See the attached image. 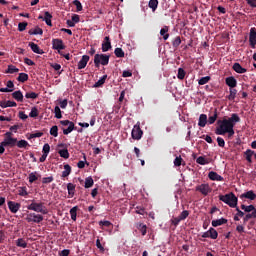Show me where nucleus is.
Here are the masks:
<instances>
[{"instance_id": "nucleus-61", "label": "nucleus", "mask_w": 256, "mask_h": 256, "mask_svg": "<svg viewBox=\"0 0 256 256\" xmlns=\"http://www.w3.org/2000/svg\"><path fill=\"white\" fill-rule=\"evenodd\" d=\"M27 25H28L27 22H20L18 24V31H20V32L25 31V29H27Z\"/></svg>"}, {"instance_id": "nucleus-21", "label": "nucleus", "mask_w": 256, "mask_h": 256, "mask_svg": "<svg viewBox=\"0 0 256 256\" xmlns=\"http://www.w3.org/2000/svg\"><path fill=\"white\" fill-rule=\"evenodd\" d=\"M12 97L15 101H18V103H23V92H21V90L13 92Z\"/></svg>"}, {"instance_id": "nucleus-44", "label": "nucleus", "mask_w": 256, "mask_h": 256, "mask_svg": "<svg viewBox=\"0 0 256 256\" xmlns=\"http://www.w3.org/2000/svg\"><path fill=\"white\" fill-rule=\"evenodd\" d=\"M5 73H10L13 75V73H19V68L15 67L14 65H8V69L5 71Z\"/></svg>"}, {"instance_id": "nucleus-50", "label": "nucleus", "mask_w": 256, "mask_h": 256, "mask_svg": "<svg viewBox=\"0 0 256 256\" xmlns=\"http://www.w3.org/2000/svg\"><path fill=\"white\" fill-rule=\"evenodd\" d=\"M54 113H55L56 119H62L63 118V114H61V108L59 106H55Z\"/></svg>"}, {"instance_id": "nucleus-58", "label": "nucleus", "mask_w": 256, "mask_h": 256, "mask_svg": "<svg viewBox=\"0 0 256 256\" xmlns=\"http://www.w3.org/2000/svg\"><path fill=\"white\" fill-rule=\"evenodd\" d=\"M136 213L138 214V215H145L147 212L145 211V207H143V206H137L136 208Z\"/></svg>"}, {"instance_id": "nucleus-34", "label": "nucleus", "mask_w": 256, "mask_h": 256, "mask_svg": "<svg viewBox=\"0 0 256 256\" xmlns=\"http://www.w3.org/2000/svg\"><path fill=\"white\" fill-rule=\"evenodd\" d=\"M242 211H245V213H253V211H256L255 206L253 204L246 206L245 204L241 205Z\"/></svg>"}, {"instance_id": "nucleus-51", "label": "nucleus", "mask_w": 256, "mask_h": 256, "mask_svg": "<svg viewBox=\"0 0 256 256\" xmlns=\"http://www.w3.org/2000/svg\"><path fill=\"white\" fill-rule=\"evenodd\" d=\"M114 55H116L119 58L125 57V52L123 51L122 48H116L114 50Z\"/></svg>"}, {"instance_id": "nucleus-29", "label": "nucleus", "mask_w": 256, "mask_h": 256, "mask_svg": "<svg viewBox=\"0 0 256 256\" xmlns=\"http://www.w3.org/2000/svg\"><path fill=\"white\" fill-rule=\"evenodd\" d=\"M16 145L18 149H27V147H31V145H29V142H27V140L17 141Z\"/></svg>"}, {"instance_id": "nucleus-7", "label": "nucleus", "mask_w": 256, "mask_h": 256, "mask_svg": "<svg viewBox=\"0 0 256 256\" xmlns=\"http://www.w3.org/2000/svg\"><path fill=\"white\" fill-rule=\"evenodd\" d=\"M203 239H217L219 237V233L215 228H210L208 231L202 234Z\"/></svg>"}, {"instance_id": "nucleus-11", "label": "nucleus", "mask_w": 256, "mask_h": 256, "mask_svg": "<svg viewBox=\"0 0 256 256\" xmlns=\"http://www.w3.org/2000/svg\"><path fill=\"white\" fill-rule=\"evenodd\" d=\"M249 43L252 49H255L256 45V28H251L249 33Z\"/></svg>"}, {"instance_id": "nucleus-2", "label": "nucleus", "mask_w": 256, "mask_h": 256, "mask_svg": "<svg viewBox=\"0 0 256 256\" xmlns=\"http://www.w3.org/2000/svg\"><path fill=\"white\" fill-rule=\"evenodd\" d=\"M218 197L220 201H222L226 205H229L232 209L236 208V211H237L236 215L238 217H245V212L241 211V209L237 207V203L239 202V199L237 198V196H235V193L230 192L225 195H219Z\"/></svg>"}, {"instance_id": "nucleus-13", "label": "nucleus", "mask_w": 256, "mask_h": 256, "mask_svg": "<svg viewBox=\"0 0 256 256\" xmlns=\"http://www.w3.org/2000/svg\"><path fill=\"white\" fill-rule=\"evenodd\" d=\"M111 49V38L109 36H106L104 38V41L102 42V51L103 53H107Z\"/></svg>"}, {"instance_id": "nucleus-33", "label": "nucleus", "mask_w": 256, "mask_h": 256, "mask_svg": "<svg viewBox=\"0 0 256 256\" xmlns=\"http://www.w3.org/2000/svg\"><path fill=\"white\" fill-rule=\"evenodd\" d=\"M16 246L21 247L22 249H27V241L24 238H18L16 240Z\"/></svg>"}, {"instance_id": "nucleus-14", "label": "nucleus", "mask_w": 256, "mask_h": 256, "mask_svg": "<svg viewBox=\"0 0 256 256\" xmlns=\"http://www.w3.org/2000/svg\"><path fill=\"white\" fill-rule=\"evenodd\" d=\"M208 178L210 179V181H225V179L223 178V176L219 175L217 172L215 171H211L208 174Z\"/></svg>"}, {"instance_id": "nucleus-36", "label": "nucleus", "mask_w": 256, "mask_h": 256, "mask_svg": "<svg viewBox=\"0 0 256 256\" xmlns=\"http://www.w3.org/2000/svg\"><path fill=\"white\" fill-rule=\"evenodd\" d=\"M17 81H19V83H25L26 81H29V75L27 73H20Z\"/></svg>"}, {"instance_id": "nucleus-17", "label": "nucleus", "mask_w": 256, "mask_h": 256, "mask_svg": "<svg viewBox=\"0 0 256 256\" xmlns=\"http://www.w3.org/2000/svg\"><path fill=\"white\" fill-rule=\"evenodd\" d=\"M2 145H5L6 147H15V145H17V138H5L4 141H2Z\"/></svg>"}, {"instance_id": "nucleus-31", "label": "nucleus", "mask_w": 256, "mask_h": 256, "mask_svg": "<svg viewBox=\"0 0 256 256\" xmlns=\"http://www.w3.org/2000/svg\"><path fill=\"white\" fill-rule=\"evenodd\" d=\"M205 125H207V116L206 114H201L199 116L198 126L205 127Z\"/></svg>"}, {"instance_id": "nucleus-53", "label": "nucleus", "mask_w": 256, "mask_h": 256, "mask_svg": "<svg viewBox=\"0 0 256 256\" xmlns=\"http://www.w3.org/2000/svg\"><path fill=\"white\" fill-rule=\"evenodd\" d=\"M29 117H32V118L39 117V110L37 109V107H33L31 109V112L29 113Z\"/></svg>"}, {"instance_id": "nucleus-42", "label": "nucleus", "mask_w": 256, "mask_h": 256, "mask_svg": "<svg viewBox=\"0 0 256 256\" xmlns=\"http://www.w3.org/2000/svg\"><path fill=\"white\" fill-rule=\"evenodd\" d=\"M179 45H181V36H176L172 40V47H174V49H177L179 47Z\"/></svg>"}, {"instance_id": "nucleus-41", "label": "nucleus", "mask_w": 256, "mask_h": 256, "mask_svg": "<svg viewBox=\"0 0 256 256\" xmlns=\"http://www.w3.org/2000/svg\"><path fill=\"white\" fill-rule=\"evenodd\" d=\"M137 229L142 233L143 236L147 235V225L139 223L137 224Z\"/></svg>"}, {"instance_id": "nucleus-10", "label": "nucleus", "mask_w": 256, "mask_h": 256, "mask_svg": "<svg viewBox=\"0 0 256 256\" xmlns=\"http://www.w3.org/2000/svg\"><path fill=\"white\" fill-rule=\"evenodd\" d=\"M38 19L45 21L48 27H53V23L51 22V19H53V15H51V13H49L48 11L44 12V16H38Z\"/></svg>"}, {"instance_id": "nucleus-62", "label": "nucleus", "mask_w": 256, "mask_h": 256, "mask_svg": "<svg viewBox=\"0 0 256 256\" xmlns=\"http://www.w3.org/2000/svg\"><path fill=\"white\" fill-rule=\"evenodd\" d=\"M42 151L44 154L49 155V152L51 151V146L48 143L44 144Z\"/></svg>"}, {"instance_id": "nucleus-25", "label": "nucleus", "mask_w": 256, "mask_h": 256, "mask_svg": "<svg viewBox=\"0 0 256 256\" xmlns=\"http://www.w3.org/2000/svg\"><path fill=\"white\" fill-rule=\"evenodd\" d=\"M75 184L68 183L67 184V191H68V197L73 198L75 197Z\"/></svg>"}, {"instance_id": "nucleus-8", "label": "nucleus", "mask_w": 256, "mask_h": 256, "mask_svg": "<svg viewBox=\"0 0 256 256\" xmlns=\"http://www.w3.org/2000/svg\"><path fill=\"white\" fill-rule=\"evenodd\" d=\"M131 135H132V139L139 141V139L143 137V130H141V127L139 125H135L132 129Z\"/></svg>"}, {"instance_id": "nucleus-46", "label": "nucleus", "mask_w": 256, "mask_h": 256, "mask_svg": "<svg viewBox=\"0 0 256 256\" xmlns=\"http://www.w3.org/2000/svg\"><path fill=\"white\" fill-rule=\"evenodd\" d=\"M94 181H93V178L92 177H87L86 179H85V185H84V187H85V189H90V187L92 186V185H94Z\"/></svg>"}, {"instance_id": "nucleus-56", "label": "nucleus", "mask_w": 256, "mask_h": 256, "mask_svg": "<svg viewBox=\"0 0 256 256\" xmlns=\"http://www.w3.org/2000/svg\"><path fill=\"white\" fill-rule=\"evenodd\" d=\"M72 3H73V5H75L78 12L83 11V5L81 4V1L74 0Z\"/></svg>"}, {"instance_id": "nucleus-3", "label": "nucleus", "mask_w": 256, "mask_h": 256, "mask_svg": "<svg viewBox=\"0 0 256 256\" xmlns=\"http://www.w3.org/2000/svg\"><path fill=\"white\" fill-rule=\"evenodd\" d=\"M27 209L29 211H35L36 213H41L42 215H47L49 213V210L47 209V206L43 202H35V200H32L31 204L27 206Z\"/></svg>"}, {"instance_id": "nucleus-16", "label": "nucleus", "mask_w": 256, "mask_h": 256, "mask_svg": "<svg viewBox=\"0 0 256 256\" xmlns=\"http://www.w3.org/2000/svg\"><path fill=\"white\" fill-rule=\"evenodd\" d=\"M241 199H250V201L256 200V194L253 190L247 191L240 196Z\"/></svg>"}, {"instance_id": "nucleus-6", "label": "nucleus", "mask_w": 256, "mask_h": 256, "mask_svg": "<svg viewBox=\"0 0 256 256\" xmlns=\"http://www.w3.org/2000/svg\"><path fill=\"white\" fill-rule=\"evenodd\" d=\"M196 191H199V193L204 195V197H207V195L211 193L212 189L211 186H209V184H201L196 186Z\"/></svg>"}, {"instance_id": "nucleus-15", "label": "nucleus", "mask_w": 256, "mask_h": 256, "mask_svg": "<svg viewBox=\"0 0 256 256\" xmlns=\"http://www.w3.org/2000/svg\"><path fill=\"white\" fill-rule=\"evenodd\" d=\"M89 59V55H83L78 62V69H85V67H87V63H89Z\"/></svg>"}, {"instance_id": "nucleus-54", "label": "nucleus", "mask_w": 256, "mask_h": 256, "mask_svg": "<svg viewBox=\"0 0 256 256\" xmlns=\"http://www.w3.org/2000/svg\"><path fill=\"white\" fill-rule=\"evenodd\" d=\"M54 179L53 176L44 177L42 178V183L43 185H49V183H53Z\"/></svg>"}, {"instance_id": "nucleus-47", "label": "nucleus", "mask_w": 256, "mask_h": 256, "mask_svg": "<svg viewBox=\"0 0 256 256\" xmlns=\"http://www.w3.org/2000/svg\"><path fill=\"white\" fill-rule=\"evenodd\" d=\"M187 75V72L183 68L178 69L177 78L180 79V81H183L185 79V76Z\"/></svg>"}, {"instance_id": "nucleus-22", "label": "nucleus", "mask_w": 256, "mask_h": 256, "mask_svg": "<svg viewBox=\"0 0 256 256\" xmlns=\"http://www.w3.org/2000/svg\"><path fill=\"white\" fill-rule=\"evenodd\" d=\"M232 69H233L236 73H240V74L247 73V69H246V68H243V67L241 66V64H239V63H237V62L233 64Z\"/></svg>"}, {"instance_id": "nucleus-30", "label": "nucleus", "mask_w": 256, "mask_h": 256, "mask_svg": "<svg viewBox=\"0 0 256 256\" xmlns=\"http://www.w3.org/2000/svg\"><path fill=\"white\" fill-rule=\"evenodd\" d=\"M105 81H107V74L104 75L101 79H99L94 85L93 87L95 89L99 88V87H103V85H105Z\"/></svg>"}, {"instance_id": "nucleus-39", "label": "nucleus", "mask_w": 256, "mask_h": 256, "mask_svg": "<svg viewBox=\"0 0 256 256\" xmlns=\"http://www.w3.org/2000/svg\"><path fill=\"white\" fill-rule=\"evenodd\" d=\"M79 210V207L74 206L71 210H70V216L72 221H77V211Z\"/></svg>"}, {"instance_id": "nucleus-23", "label": "nucleus", "mask_w": 256, "mask_h": 256, "mask_svg": "<svg viewBox=\"0 0 256 256\" xmlns=\"http://www.w3.org/2000/svg\"><path fill=\"white\" fill-rule=\"evenodd\" d=\"M218 117H219V113L217 112V109H215L212 115L209 114V117H208L209 125H213V123L217 121Z\"/></svg>"}, {"instance_id": "nucleus-5", "label": "nucleus", "mask_w": 256, "mask_h": 256, "mask_svg": "<svg viewBox=\"0 0 256 256\" xmlns=\"http://www.w3.org/2000/svg\"><path fill=\"white\" fill-rule=\"evenodd\" d=\"M60 125H62L63 135H69V133H73V131L77 130V127H75V123L71 122L70 120H61Z\"/></svg>"}, {"instance_id": "nucleus-55", "label": "nucleus", "mask_w": 256, "mask_h": 256, "mask_svg": "<svg viewBox=\"0 0 256 256\" xmlns=\"http://www.w3.org/2000/svg\"><path fill=\"white\" fill-rule=\"evenodd\" d=\"M26 99H37V97H39V94L35 93V92H27L25 94Z\"/></svg>"}, {"instance_id": "nucleus-45", "label": "nucleus", "mask_w": 256, "mask_h": 256, "mask_svg": "<svg viewBox=\"0 0 256 256\" xmlns=\"http://www.w3.org/2000/svg\"><path fill=\"white\" fill-rule=\"evenodd\" d=\"M196 163H198V165H209V160L205 159L203 156H200L196 159Z\"/></svg>"}, {"instance_id": "nucleus-37", "label": "nucleus", "mask_w": 256, "mask_h": 256, "mask_svg": "<svg viewBox=\"0 0 256 256\" xmlns=\"http://www.w3.org/2000/svg\"><path fill=\"white\" fill-rule=\"evenodd\" d=\"M28 33L29 35H43V29L36 27L35 29H30Z\"/></svg>"}, {"instance_id": "nucleus-27", "label": "nucleus", "mask_w": 256, "mask_h": 256, "mask_svg": "<svg viewBox=\"0 0 256 256\" xmlns=\"http://www.w3.org/2000/svg\"><path fill=\"white\" fill-rule=\"evenodd\" d=\"M225 224H227V219L225 218H220L212 221V227H219Z\"/></svg>"}, {"instance_id": "nucleus-38", "label": "nucleus", "mask_w": 256, "mask_h": 256, "mask_svg": "<svg viewBox=\"0 0 256 256\" xmlns=\"http://www.w3.org/2000/svg\"><path fill=\"white\" fill-rule=\"evenodd\" d=\"M69 175H71V167L69 164H65L64 165V171L62 172V177H69Z\"/></svg>"}, {"instance_id": "nucleus-63", "label": "nucleus", "mask_w": 256, "mask_h": 256, "mask_svg": "<svg viewBox=\"0 0 256 256\" xmlns=\"http://www.w3.org/2000/svg\"><path fill=\"white\" fill-rule=\"evenodd\" d=\"M19 129H21V124H15V125L10 127V131L12 133H17V131H19Z\"/></svg>"}, {"instance_id": "nucleus-12", "label": "nucleus", "mask_w": 256, "mask_h": 256, "mask_svg": "<svg viewBox=\"0 0 256 256\" xmlns=\"http://www.w3.org/2000/svg\"><path fill=\"white\" fill-rule=\"evenodd\" d=\"M8 208L10 209L11 213H17L19 209H21V204L15 201H8Z\"/></svg>"}, {"instance_id": "nucleus-52", "label": "nucleus", "mask_w": 256, "mask_h": 256, "mask_svg": "<svg viewBox=\"0 0 256 256\" xmlns=\"http://www.w3.org/2000/svg\"><path fill=\"white\" fill-rule=\"evenodd\" d=\"M29 183H35L37 181V171L32 172L28 176Z\"/></svg>"}, {"instance_id": "nucleus-19", "label": "nucleus", "mask_w": 256, "mask_h": 256, "mask_svg": "<svg viewBox=\"0 0 256 256\" xmlns=\"http://www.w3.org/2000/svg\"><path fill=\"white\" fill-rule=\"evenodd\" d=\"M225 83L228 87H230V89L237 87V79H235L233 76L227 77Z\"/></svg>"}, {"instance_id": "nucleus-64", "label": "nucleus", "mask_w": 256, "mask_h": 256, "mask_svg": "<svg viewBox=\"0 0 256 256\" xmlns=\"http://www.w3.org/2000/svg\"><path fill=\"white\" fill-rule=\"evenodd\" d=\"M247 5L252 7V9H256V0H246Z\"/></svg>"}, {"instance_id": "nucleus-49", "label": "nucleus", "mask_w": 256, "mask_h": 256, "mask_svg": "<svg viewBox=\"0 0 256 256\" xmlns=\"http://www.w3.org/2000/svg\"><path fill=\"white\" fill-rule=\"evenodd\" d=\"M211 81V76H205L202 77L199 81L198 84L199 85H207V83H209Z\"/></svg>"}, {"instance_id": "nucleus-60", "label": "nucleus", "mask_w": 256, "mask_h": 256, "mask_svg": "<svg viewBox=\"0 0 256 256\" xmlns=\"http://www.w3.org/2000/svg\"><path fill=\"white\" fill-rule=\"evenodd\" d=\"M96 247L99 249V251H101V253L105 252V247H103V244H101V240L99 238L96 240Z\"/></svg>"}, {"instance_id": "nucleus-18", "label": "nucleus", "mask_w": 256, "mask_h": 256, "mask_svg": "<svg viewBox=\"0 0 256 256\" xmlns=\"http://www.w3.org/2000/svg\"><path fill=\"white\" fill-rule=\"evenodd\" d=\"M29 47L31 48L33 53H36L37 55H43V53H45L43 49H41L39 45L35 44L34 42H30Z\"/></svg>"}, {"instance_id": "nucleus-40", "label": "nucleus", "mask_w": 256, "mask_h": 256, "mask_svg": "<svg viewBox=\"0 0 256 256\" xmlns=\"http://www.w3.org/2000/svg\"><path fill=\"white\" fill-rule=\"evenodd\" d=\"M229 91H230V94L228 96V100L229 101H235V97H237V89L230 88Z\"/></svg>"}, {"instance_id": "nucleus-20", "label": "nucleus", "mask_w": 256, "mask_h": 256, "mask_svg": "<svg viewBox=\"0 0 256 256\" xmlns=\"http://www.w3.org/2000/svg\"><path fill=\"white\" fill-rule=\"evenodd\" d=\"M0 107H2V109H7V107H17V102L15 101H0Z\"/></svg>"}, {"instance_id": "nucleus-4", "label": "nucleus", "mask_w": 256, "mask_h": 256, "mask_svg": "<svg viewBox=\"0 0 256 256\" xmlns=\"http://www.w3.org/2000/svg\"><path fill=\"white\" fill-rule=\"evenodd\" d=\"M110 56L107 54H95L94 56V65L99 68L101 65H109Z\"/></svg>"}, {"instance_id": "nucleus-57", "label": "nucleus", "mask_w": 256, "mask_h": 256, "mask_svg": "<svg viewBox=\"0 0 256 256\" xmlns=\"http://www.w3.org/2000/svg\"><path fill=\"white\" fill-rule=\"evenodd\" d=\"M18 195H20V197H27V195H29V193L27 192V187L20 188Z\"/></svg>"}, {"instance_id": "nucleus-26", "label": "nucleus", "mask_w": 256, "mask_h": 256, "mask_svg": "<svg viewBox=\"0 0 256 256\" xmlns=\"http://www.w3.org/2000/svg\"><path fill=\"white\" fill-rule=\"evenodd\" d=\"M30 217H32V223H41L43 221V215L30 213Z\"/></svg>"}, {"instance_id": "nucleus-1", "label": "nucleus", "mask_w": 256, "mask_h": 256, "mask_svg": "<svg viewBox=\"0 0 256 256\" xmlns=\"http://www.w3.org/2000/svg\"><path fill=\"white\" fill-rule=\"evenodd\" d=\"M241 118L239 117V114L233 113L231 114L230 118H224L223 120H218V127L215 130L216 135H225L227 134L228 129H231V127H235L236 123H240Z\"/></svg>"}, {"instance_id": "nucleus-32", "label": "nucleus", "mask_w": 256, "mask_h": 256, "mask_svg": "<svg viewBox=\"0 0 256 256\" xmlns=\"http://www.w3.org/2000/svg\"><path fill=\"white\" fill-rule=\"evenodd\" d=\"M148 7L152 9L153 12L157 11V7H159V0H150Z\"/></svg>"}, {"instance_id": "nucleus-35", "label": "nucleus", "mask_w": 256, "mask_h": 256, "mask_svg": "<svg viewBox=\"0 0 256 256\" xmlns=\"http://www.w3.org/2000/svg\"><path fill=\"white\" fill-rule=\"evenodd\" d=\"M249 219H256V210L253 211L252 213H248L244 216L243 218V223L244 225L249 221Z\"/></svg>"}, {"instance_id": "nucleus-43", "label": "nucleus", "mask_w": 256, "mask_h": 256, "mask_svg": "<svg viewBox=\"0 0 256 256\" xmlns=\"http://www.w3.org/2000/svg\"><path fill=\"white\" fill-rule=\"evenodd\" d=\"M50 135H52V137H59V127L57 125L51 127Z\"/></svg>"}, {"instance_id": "nucleus-24", "label": "nucleus", "mask_w": 256, "mask_h": 256, "mask_svg": "<svg viewBox=\"0 0 256 256\" xmlns=\"http://www.w3.org/2000/svg\"><path fill=\"white\" fill-rule=\"evenodd\" d=\"M244 155H245V159L246 161H248V163H253V155H255V151L251 150V149H247L245 152H244Z\"/></svg>"}, {"instance_id": "nucleus-48", "label": "nucleus", "mask_w": 256, "mask_h": 256, "mask_svg": "<svg viewBox=\"0 0 256 256\" xmlns=\"http://www.w3.org/2000/svg\"><path fill=\"white\" fill-rule=\"evenodd\" d=\"M58 154L60 155V157H62L63 159H69V150L67 149H62L58 151Z\"/></svg>"}, {"instance_id": "nucleus-59", "label": "nucleus", "mask_w": 256, "mask_h": 256, "mask_svg": "<svg viewBox=\"0 0 256 256\" xmlns=\"http://www.w3.org/2000/svg\"><path fill=\"white\" fill-rule=\"evenodd\" d=\"M182 221H185L189 217V211L184 210L181 212V214L178 216Z\"/></svg>"}, {"instance_id": "nucleus-9", "label": "nucleus", "mask_w": 256, "mask_h": 256, "mask_svg": "<svg viewBox=\"0 0 256 256\" xmlns=\"http://www.w3.org/2000/svg\"><path fill=\"white\" fill-rule=\"evenodd\" d=\"M52 48L55 51H62L63 49H65V44H63V41L59 38H54L52 39Z\"/></svg>"}, {"instance_id": "nucleus-28", "label": "nucleus", "mask_w": 256, "mask_h": 256, "mask_svg": "<svg viewBox=\"0 0 256 256\" xmlns=\"http://www.w3.org/2000/svg\"><path fill=\"white\" fill-rule=\"evenodd\" d=\"M160 35L163 37L164 41H167V39H169V26H164L160 30Z\"/></svg>"}]
</instances>
